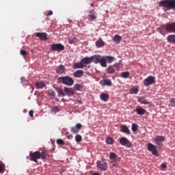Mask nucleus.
<instances>
[{"instance_id": "obj_1", "label": "nucleus", "mask_w": 175, "mask_h": 175, "mask_svg": "<svg viewBox=\"0 0 175 175\" xmlns=\"http://www.w3.org/2000/svg\"><path fill=\"white\" fill-rule=\"evenodd\" d=\"M38 159H42V161H46L47 159V152L42 151V152L39 151L29 152V161L38 163Z\"/></svg>"}, {"instance_id": "obj_2", "label": "nucleus", "mask_w": 175, "mask_h": 175, "mask_svg": "<svg viewBox=\"0 0 175 175\" xmlns=\"http://www.w3.org/2000/svg\"><path fill=\"white\" fill-rule=\"evenodd\" d=\"M94 62V64H100V66L103 68H106L107 66V62L105 56H101L100 55H95L90 57V64Z\"/></svg>"}, {"instance_id": "obj_3", "label": "nucleus", "mask_w": 175, "mask_h": 175, "mask_svg": "<svg viewBox=\"0 0 175 175\" xmlns=\"http://www.w3.org/2000/svg\"><path fill=\"white\" fill-rule=\"evenodd\" d=\"M59 83L67 85V87H72L75 84V80L70 76L59 77L58 78Z\"/></svg>"}, {"instance_id": "obj_4", "label": "nucleus", "mask_w": 175, "mask_h": 175, "mask_svg": "<svg viewBox=\"0 0 175 175\" xmlns=\"http://www.w3.org/2000/svg\"><path fill=\"white\" fill-rule=\"evenodd\" d=\"M90 64H91L90 57H84L81 59L80 62L74 64L73 66L75 69H83L85 67V65H88Z\"/></svg>"}, {"instance_id": "obj_5", "label": "nucleus", "mask_w": 175, "mask_h": 175, "mask_svg": "<svg viewBox=\"0 0 175 175\" xmlns=\"http://www.w3.org/2000/svg\"><path fill=\"white\" fill-rule=\"evenodd\" d=\"M159 5L167 10L175 9V0H163L159 2Z\"/></svg>"}, {"instance_id": "obj_6", "label": "nucleus", "mask_w": 175, "mask_h": 175, "mask_svg": "<svg viewBox=\"0 0 175 175\" xmlns=\"http://www.w3.org/2000/svg\"><path fill=\"white\" fill-rule=\"evenodd\" d=\"M163 29L167 32H175V23H172L171 24H167L166 25H163L160 29V33L165 36V33H163Z\"/></svg>"}, {"instance_id": "obj_7", "label": "nucleus", "mask_w": 175, "mask_h": 175, "mask_svg": "<svg viewBox=\"0 0 175 175\" xmlns=\"http://www.w3.org/2000/svg\"><path fill=\"white\" fill-rule=\"evenodd\" d=\"M152 84H155V77L149 76L144 80V85L145 87H150Z\"/></svg>"}, {"instance_id": "obj_8", "label": "nucleus", "mask_w": 175, "mask_h": 175, "mask_svg": "<svg viewBox=\"0 0 175 175\" xmlns=\"http://www.w3.org/2000/svg\"><path fill=\"white\" fill-rule=\"evenodd\" d=\"M148 150L150 151V152H152V155H154V157H159L158 150H157V146H155L154 144L151 143L148 144Z\"/></svg>"}, {"instance_id": "obj_9", "label": "nucleus", "mask_w": 175, "mask_h": 175, "mask_svg": "<svg viewBox=\"0 0 175 175\" xmlns=\"http://www.w3.org/2000/svg\"><path fill=\"white\" fill-rule=\"evenodd\" d=\"M51 49L53 51H62V50H65V46L62 45V44H52L51 45Z\"/></svg>"}, {"instance_id": "obj_10", "label": "nucleus", "mask_w": 175, "mask_h": 175, "mask_svg": "<svg viewBox=\"0 0 175 175\" xmlns=\"http://www.w3.org/2000/svg\"><path fill=\"white\" fill-rule=\"evenodd\" d=\"M120 144L122 146H125V147H127L128 148L132 147V143L128 140V139L125 137H122L120 139Z\"/></svg>"}, {"instance_id": "obj_11", "label": "nucleus", "mask_w": 175, "mask_h": 175, "mask_svg": "<svg viewBox=\"0 0 175 175\" xmlns=\"http://www.w3.org/2000/svg\"><path fill=\"white\" fill-rule=\"evenodd\" d=\"M96 165H97V167L103 170V172H106V170L108 168L107 163L105 161H97Z\"/></svg>"}, {"instance_id": "obj_12", "label": "nucleus", "mask_w": 175, "mask_h": 175, "mask_svg": "<svg viewBox=\"0 0 175 175\" xmlns=\"http://www.w3.org/2000/svg\"><path fill=\"white\" fill-rule=\"evenodd\" d=\"M36 36L37 38H39L40 40H47V39H49L46 33L38 32L36 33Z\"/></svg>"}, {"instance_id": "obj_13", "label": "nucleus", "mask_w": 175, "mask_h": 175, "mask_svg": "<svg viewBox=\"0 0 175 175\" xmlns=\"http://www.w3.org/2000/svg\"><path fill=\"white\" fill-rule=\"evenodd\" d=\"M120 131L121 132H123V133H126V135H131V131L129 130V128H128V126H126V124L120 125Z\"/></svg>"}, {"instance_id": "obj_14", "label": "nucleus", "mask_w": 175, "mask_h": 175, "mask_svg": "<svg viewBox=\"0 0 175 175\" xmlns=\"http://www.w3.org/2000/svg\"><path fill=\"white\" fill-rule=\"evenodd\" d=\"M165 142V137L161 136V135H157L156 137L154 139V142L157 146H160L161 144L159 142Z\"/></svg>"}, {"instance_id": "obj_15", "label": "nucleus", "mask_w": 175, "mask_h": 175, "mask_svg": "<svg viewBox=\"0 0 175 175\" xmlns=\"http://www.w3.org/2000/svg\"><path fill=\"white\" fill-rule=\"evenodd\" d=\"M73 76L77 79H80L84 76V71L83 70H77L73 73Z\"/></svg>"}, {"instance_id": "obj_16", "label": "nucleus", "mask_w": 175, "mask_h": 175, "mask_svg": "<svg viewBox=\"0 0 175 175\" xmlns=\"http://www.w3.org/2000/svg\"><path fill=\"white\" fill-rule=\"evenodd\" d=\"M100 85H103V87H104L105 85H108V86L111 87V85H112L113 83H111V80H110V79H102L100 81Z\"/></svg>"}, {"instance_id": "obj_17", "label": "nucleus", "mask_w": 175, "mask_h": 175, "mask_svg": "<svg viewBox=\"0 0 175 175\" xmlns=\"http://www.w3.org/2000/svg\"><path fill=\"white\" fill-rule=\"evenodd\" d=\"M44 87H46V83L43 81H40L36 83V88L37 90H42V88H44Z\"/></svg>"}, {"instance_id": "obj_18", "label": "nucleus", "mask_w": 175, "mask_h": 175, "mask_svg": "<svg viewBox=\"0 0 175 175\" xmlns=\"http://www.w3.org/2000/svg\"><path fill=\"white\" fill-rule=\"evenodd\" d=\"M96 14H95V12L92 11H90L88 20H89V21H94V20H96Z\"/></svg>"}, {"instance_id": "obj_19", "label": "nucleus", "mask_w": 175, "mask_h": 175, "mask_svg": "<svg viewBox=\"0 0 175 175\" xmlns=\"http://www.w3.org/2000/svg\"><path fill=\"white\" fill-rule=\"evenodd\" d=\"M135 111L137 114L139 116H144V114H146V109L142 108V107H139V108L135 109Z\"/></svg>"}, {"instance_id": "obj_20", "label": "nucleus", "mask_w": 175, "mask_h": 175, "mask_svg": "<svg viewBox=\"0 0 175 175\" xmlns=\"http://www.w3.org/2000/svg\"><path fill=\"white\" fill-rule=\"evenodd\" d=\"M64 91L66 95H73L75 94V90L70 88H64Z\"/></svg>"}, {"instance_id": "obj_21", "label": "nucleus", "mask_w": 175, "mask_h": 175, "mask_svg": "<svg viewBox=\"0 0 175 175\" xmlns=\"http://www.w3.org/2000/svg\"><path fill=\"white\" fill-rule=\"evenodd\" d=\"M56 73L58 75H62V73H65V66L63 65H60L56 70Z\"/></svg>"}, {"instance_id": "obj_22", "label": "nucleus", "mask_w": 175, "mask_h": 175, "mask_svg": "<svg viewBox=\"0 0 175 175\" xmlns=\"http://www.w3.org/2000/svg\"><path fill=\"white\" fill-rule=\"evenodd\" d=\"M77 42H79V40L75 36H72L68 38V43L70 44H74V43H77Z\"/></svg>"}, {"instance_id": "obj_23", "label": "nucleus", "mask_w": 175, "mask_h": 175, "mask_svg": "<svg viewBox=\"0 0 175 175\" xmlns=\"http://www.w3.org/2000/svg\"><path fill=\"white\" fill-rule=\"evenodd\" d=\"M100 98L101 100H103V102H107V100H109V94L103 93L100 95Z\"/></svg>"}, {"instance_id": "obj_24", "label": "nucleus", "mask_w": 175, "mask_h": 175, "mask_svg": "<svg viewBox=\"0 0 175 175\" xmlns=\"http://www.w3.org/2000/svg\"><path fill=\"white\" fill-rule=\"evenodd\" d=\"M138 92H139V88H137V86L131 88L129 90V94H131L136 95L137 94Z\"/></svg>"}, {"instance_id": "obj_25", "label": "nucleus", "mask_w": 175, "mask_h": 175, "mask_svg": "<svg viewBox=\"0 0 175 175\" xmlns=\"http://www.w3.org/2000/svg\"><path fill=\"white\" fill-rule=\"evenodd\" d=\"M139 103H142V105H150V102L147 101L146 99L144 98V97H139L138 98Z\"/></svg>"}, {"instance_id": "obj_26", "label": "nucleus", "mask_w": 175, "mask_h": 175, "mask_svg": "<svg viewBox=\"0 0 175 175\" xmlns=\"http://www.w3.org/2000/svg\"><path fill=\"white\" fill-rule=\"evenodd\" d=\"M83 88H84V86L80 83H76L74 85V90L75 91H81V90H83Z\"/></svg>"}, {"instance_id": "obj_27", "label": "nucleus", "mask_w": 175, "mask_h": 175, "mask_svg": "<svg viewBox=\"0 0 175 175\" xmlns=\"http://www.w3.org/2000/svg\"><path fill=\"white\" fill-rule=\"evenodd\" d=\"M167 42L169 43H175V35H170L167 38Z\"/></svg>"}, {"instance_id": "obj_28", "label": "nucleus", "mask_w": 175, "mask_h": 175, "mask_svg": "<svg viewBox=\"0 0 175 175\" xmlns=\"http://www.w3.org/2000/svg\"><path fill=\"white\" fill-rule=\"evenodd\" d=\"M121 39H122L121 38V36L116 34L114 36L113 40V42H115L116 43H118V44L120 43Z\"/></svg>"}, {"instance_id": "obj_29", "label": "nucleus", "mask_w": 175, "mask_h": 175, "mask_svg": "<svg viewBox=\"0 0 175 175\" xmlns=\"http://www.w3.org/2000/svg\"><path fill=\"white\" fill-rule=\"evenodd\" d=\"M116 72V69H114V67L113 66H109L107 69V73L109 75H113Z\"/></svg>"}, {"instance_id": "obj_30", "label": "nucleus", "mask_w": 175, "mask_h": 175, "mask_svg": "<svg viewBox=\"0 0 175 175\" xmlns=\"http://www.w3.org/2000/svg\"><path fill=\"white\" fill-rule=\"evenodd\" d=\"M119 163H120V157H118V159H114L111 161V165L115 167L118 166Z\"/></svg>"}, {"instance_id": "obj_31", "label": "nucleus", "mask_w": 175, "mask_h": 175, "mask_svg": "<svg viewBox=\"0 0 175 175\" xmlns=\"http://www.w3.org/2000/svg\"><path fill=\"white\" fill-rule=\"evenodd\" d=\"M105 57L108 64H111V62L115 59L114 57L110 55L105 56Z\"/></svg>"}, {"instance_id": "obj_32", "label": "nucleus", "mask_w": 175, "mask_h": 175, "mask_svg": "<svg viewBox=\"0 0 175 175\" xmlns=\"http://www.w3.org/2000/svg\"><path fill=\"white\" fill-rule=\"evenodd\" d=\"M96 46L97 47H103L105 46V42L102 40H98L96 42Z\"/></svg>"}, {"instance_id": "obj_33", "label": "nucleus", "mask_w": 175, "mask_h": 175, "mask_svg": "<svg viewBox=\"0 0 175 175\" xmlns=\"http://www.w3.org/2000/svg\"><path fill=\"white\" fill-rule=\"evenodd\" d=\"M118 158H119L118 157H117V154L114 152H111L110 155H109V159H111V161H112L113 159H117Z\"/></svg>"}, {"instance_id": "obj_34", "label": "nucleus", "mask_w": 175, "mask_h": 175, "mask_svg": "<svg viewBox=\"0 0 175 175\" xmlns=\"http://www.w3.org/2000/svg\"><path fill=\"white\" fill-rule=\"evenodd\" d=\"M138 128H139V126H137V124H136L135 123L132 124L131 129L133 132L137 131Z\"/></svg>"}, {"instance_id": "obj_35", "label": "nucleus", "mask_w": 175, "mask_h": 175, "mask_svg": "<svg viewBox=\"0 0 175 175\" xmlns=\"http://www.w3.org/2000/svg\"><path fill=\"white\" fill-rule=\"evenodd\" d=\"M57 94L60 95V96H65V93L64 92V90L61 88H57Z\"/></svg>"}, {"instance_id": "obj_36", "label": "nucleus", "mask_w": 175, "mask_h": 175, "mask_svg": "<svg viewBox=\"0 0 175 175\" xmlns=\"http://www.w3.org/2000/svg\"><path fill=\"white\" fill-rule=\"evenodd\" d=\"M82 139H83V137H81V135H77L75 136V141L77 142V143H80V142H81Z\"/></svg>"}, {"instance_id": "obj_37", "label": "nucleus", "mask_w": 175, "mask_h": 175, "mask_svg": "<svg viewBox=\"0 0 175 175\" xmlns=\"http://www.w3.org/2000/svg\"><path fill=\"white\" fill-rule=\"evenodd\" d=\"M129 75V72H122V77H123V79H128Z\"/></svg>"}, {"instance_id": "obj_38", "label": "nucleus", "mask_w": 175, "mask_h": 175, "mask_svg": "<svg viewBox=\"0 0 175 175\" xmlns=\"http://www.w3.org/2000/svg\"><path fill=\"white\" fill-rule=\"evenodd\" d=\"M107 144H113L114 143V140L111 137H107L106 139Z\"/></svg>"}, {"instance_id": "obj_39", "label": "nucleus", "mask_w": 175, "mask_h": 175, "mask_svg": "<svg viewBox=\"0 0 175 175\" xmlns=\"http://www.w3.org/2000/svg\"><path fill=\"white\" fill-rule=\"evenodd\" d=\"M71 132H72V133H79V132H80V131H79V130L77 128H76L75 126H74V127H72V128H71Z\"/></svg>"}, {"instance_id": "obj_40", "label": "nucleus", "mask_w": 175, "mask_h": 175, "mask_svg": "<svg viewBox=\"0 0 175 175\" xmlns=\"http://www.w3.org/2000/svg\"><path fill=\"white\" fill-rule=\"evenodd\" d=\"M57 144H58L59 146H64V144H65V142H64L61 139H57Z\"/></svg>"}, {"instance_id": "obj_41", "label": "nucleus", "mask_w": 175, "mask_h": 175, "mask_svg": "<svg viewBox=\"0 0 175 175\" xmlns=\"http://www.w3.org/2000/svg\"><path fill=\"white\" fill-rule=\"evenodd\" d=\"M58 111H59V109L57 108V107H54L51 110V113H58Z\"/></svg>"}, {"instance_id": "obj_42", "label": "nucleus", "mask_w": 175, "mask_h": 175, "mask_svg": "<svg viewBox=\"0 0 175 175\" xmlns=\"http://www.w3.org/2000/svg\"><path fill=\"white\" fill-rule=\"evenodd\" d=\"M170 102L171 103V106L172 107H175V98H172L170 100Z\"/></svg>"}, {"instance_id": "obj_43", "label": "nucleus", "mask_w": 175, "mask_h": 175, "mask_svg": "<svg viewBox=\"0 0 175 175\" xmlns=\"http://www.w3.org/2000/svg\"><path fill=\"white\" fill-rule=\"evenodd\" d=\"M75 128H77L80 131V129H81V128H83V125H81V124H80V123H77L75 126Z\"/></svg>"}, {"instance_id": "obj_44", "label": "nucleus", "mask_w": 175, "mask_h": 175, "mask_svg": "<svg viewBox=\"0 0 175 175\" xmlns=\"http://www.w3.org/2000/svg\"><path fill=\"white\" fill-rule=\"evenodd\" d=\"M114 68H116V70H120V64L116 63L113 64Z\"/></svg>"}, {"instance_id": "obj_45", "label": "nucleus", "mask_w": 175, "mask_h": 175, "mask_svg": "<svg viewBox=\"0 0 175 175\" xmlns=\"http://www.w3.org/2000/svg\"><path fill=\"white\" fill-rule=\"evenodd\" d=\"M21 55H27V51L25 50H21Z\"/></svg>"}, {"instance_id": "obj_46", "label": "nucleus", "mask_w": 175, "mask_h": 175, "mask_svg": "<svg viewBox=\"0 0 175 175\" xmlns=\"http://www.w3.org/2000/svg\"><path fill=\"white\" fill-rule=\"evenodd\" d=\"M49 95L51 96H53V98H55V92H51V93H49Z\"/></svg>"}, {"instance_id": "obj_47", "label": "nucleus", "mask_w": 175, "mask_h": 175, "mask_svg": "<svg viewBox=\"0 0 175 175\" xmlns=\"http://www.w3.org/2000/svg\"><path fill=\"white\" fill-rule=\"evenodd\" d=\"M21 83H25L27 81V79L24 77L21 78Z\"/></svg>"}, {"instance_id": "obj_48", "label": "nucleus", "mask_w": 175, "mask_h": 175, "mask_svg": "<svg viewBox=\"0 0 175 175\" xmlns=\"http://www.w3.org/2000/svg\"><path fill=\"white\" fill-rule=\"evenodd\" d=\"M46 16H53V11H51V10L48 11Z\"/></svg>"}, {"instance_id": "obj_49", "label": "nucleus", "mask_w": 175, "mask_h": 175, "mask_svg": "<svg viewBox=\"0 0 175 175\" xmlns=\"http://www.w3.org/2000/svg\"><path fill=\"white\" fill-rule=\"evenodd\" d=\"M29 115L30 116V117H33V110H30L29 111Z\"/></svg>"}, {"instance_id": "obj_50", "label": "nucleus", "mask_w": 175, "mask_h": 175, "mask_svg": "<svg viewBox=\"0 0 175 175\" xmlns=\"http://www.w3.org/2000/svg\"><path fill=\"white\" fill-rule=\"evenodd\" d=\"M66 139H68V140H70L73 139V135H67Z\"/></svg>"}, {"instance_id": "obj_51", "label": "nucleus", "mask_w": 175, "mask_h": 175, "mask_svg": "<svg viewBox=\"0 0 175 175\" xmlns=\"http://www.w3.org/2000/svg\"><path fill=\"white\" fill-rule=\"evenodd\" d=\"M161 167L162 169H166V167H167V165H166V163H162Z\"/></svg>"}, {"instance_id": "obj_52", "label": "nucleus", "mask_w": 175, "mask_h": 175, "mask_svg": "<svg viewBox=\"0 0 175 175\" xmlns=\"http://www.w3.org/2000/svg\"><path fill=\"white\" fill-rule=\"evenodd\" d=\"M3 172V165H0V173H2Z\"/></svg>"}, {"instance_id": "obj_53", "label": "nucleus", "mask_w": 175, "mask_h": 175, "mask_svg": "<svg viewBox=\"0 0 175 175\" xmlns=\"http://www.w3.org/2000/svg\"><path fill=\"white\" fill-rule=\"evenodd\" d=\"M33 91V88H32V91H31V92Z\"/></svg>"}, {"instance_id": "obj_54", "label": "nucleus", "mask_w": 175, "mask_h": 175, "mask_svg": "<svg viewBox=\"0 0 175 175\" xmlns=\"http://www.w3.org/2000/svg\"><path fill=\"white\" fill-rule=\"evenodd\" d=\"M91 6H93V5L92 4Z\"/></svg>"}]
</instances>
